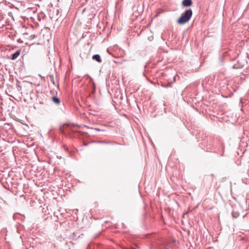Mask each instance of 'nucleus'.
I'll return each mask as SVG.
<instances>
[{"mask_svg": "<svg viewBox=\"0 0 249 249\" xmlns=\"http://www.w3.org/2000/svg\"><path fill=\"white\" fill-rule=\"evenodd\" d=\"M20 53V50H18L15 53H13L11 55L10 58L12 60H15L19 55Z\"/></svg>", "mask_w": 249, "mask_h": 249, "instance_id": "4", "label": "nucleus"}, {"mask_svg": "<svg viewBox=\"0 0 249 249\" xmlns=\"http://www.w3.org/2000/svg\"><path fill=\"white\" fill-rule=\"evenodd\" d=\"M193 4L192 0H183L182 1V5L184 7L191 6Z\"/></svg>", "mask_w": 249, "mask_h": 249, "instance_id": "3", "label": "nucleus"}, {"mask_svg": "<svg viewBox=\"0 0 249 249\" xmlns=\"http://www.w3.org/2000/svg\"><path fill=\"white\" fill-rule=\"evenodd\" d=\"M67 133H68V134H67V135H69V136H70V137H71V136H70V133H69V132H67Z\"/></svg>", "mask_w": 249, "mask_h": 249, "instance_id": "10", "label": "nucleus"}, {"mask_svg": "<svg viewBox=\"0 0 249 249\" xmlns=\"http://www.w3.org/2000/svg\"><path fill=\"white\" fill-rule=\"evenodd\" d=\"M83 145H87V143H84Z\"/></svg>", "mask_w": 249, "mask_h": 249, "instance_id": "11", "label": "nucleus"}, {"mask_svg": "<svg viewBox=\"0 0 249 249\" xmlns=\"http://www.w3.org/2000/svg\"><path fill=\"white\" fill-rule=\"evenodd\" d=\"M50 80H51V82L53 85H55V82H54V80L53 76V75H50Z\"/></svg>", "mask_w": 249, "mask_h": 249, "instance_id": "7", "label": "nucleus"}, {"mask_svg": "<svg viewBox=\"0 0 249 249\" xmlns=\"http://www.w3.org/2000/svg\"><path fill=\"white\" fill-rule=\"evenodd\" d=\"M92 59L98 62L101 63L102 62V59L100 55L99 54H94L92 56Z\"/></svg>", "mask_w": 249, "mask_h": 249, "instance_id": "6", "label": "nucleus"}, {"mask_svg": "<svg viewBox=\"0 0 249 249\" xmlns=\"http://www.w3.org/2000/svg\"><path fill=\"white\" fill-rule=\"evenodd\" d=\"M52 101L53 102L54 104L56 105H59L60 103V100L59 98L55 96H53L52 97Z\"/></svg>", "mask_w": 249, "mask_h": 249, "instance_id": "5", "label": "nucleus"}, {"mask_svg": "<svg viewBox=\"0 0 249 249\" xmlns=\"http://www.w3.org/2000/svg\"><path fill=\"white\" fill-rule=\"evenodd\" d=\"M193 15L192 9H188L182 13L180 18L177 20L179 24H183L190 20Z\"/></svg>", "mask_w": 249, "mask_h": 249, "instance_id": "1", "label": "nucleus"}, {"mask_svg": "<svg viewBox=\"0 0 249 249\" xmlns=\"http://www.w3.org/2000/svg\"><path fill=\"white\" fill-rule=\"evenodd\" d=\"M79 127L78 125H74L71 124H64L62 126L59 127V131L60 133L64 135L68 134L67 132V128L70 129L72 132H77V130L75 129L76 126Z\"/></svg>", "mask_w": 249, "mask_h": 249, "instance_id": "2", "label": "nucleus"}, {"mask_svg": "<svg viewBox=\"0 0 249 249\" xmlns=\"http://www.w3.org/2000/svg\"><path fill=\"white\" fill-rule=\"evenodd\" d=\"M102 143H110V142H102Z\"/></svg>", "mask_w": 249, "mask_h": 249, "instance_id": "8", "label": "nucleus"}, {"mask_svg": "<svg viewBox=\"0 0 249 249\" xmlns=\"http://www.w3.org/2000/svg\"><path fill=\"white\" fill-rule=\"evenodd\" d=\"M94 129H95V130H97V131H100V130H101L100 129L97 128H94Z\"/></svg>", "mask_w": 249, "mask_h": 249, "instance_id": "9", "label": "nucleus"}]
</instances>
